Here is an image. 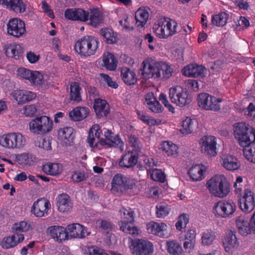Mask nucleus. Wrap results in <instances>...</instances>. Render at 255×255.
<instances>
[{
	"instance_id": "obj_1",
	"label": "nucleus",
	"mask_w": 255,
	"mask_h": 255,
	"mask_svg": "<svg viewBox=\"0 0 255 255\" xmlns=\"http://www.w3.org/2000/svg\"><path fill=\"white\" fill-rule=\"evenodd\" d=\"M99 42L97 37L86 35L77 41L74 48L81 56L88 57L94 55L99 46Z\"/></svg>"
},
{
	"instance_id": "obj_2",
	"label": "nucleus",
	"mask_w": 255,
	"mask_h": 255,
	"mask_svg": "<svg viewBox=\"0 0 255 255\" xmlns=\"http://www.w3.org/2000/svg\"><path fill=\"white\" fill-rule=\"evenodd\" d=\"M206 186L212 195L219 198L226 197L230 192V184L223 175L213 177L207 181Z\"/></svg>"
},
{
	"instance_id": "obj_3",
	"label": "nucleus",
	"mask_w": 255,
	"mask_h": 255,
	"mask_svg": "<svg viewBox=\"0 0 255 255\" xmlns=\"http://www.w3.org/2000/svg\"><path fill=\"white\" fill-rule=\"evenodd\" d=\"M129 248L133 255H152L154 248L150 241L137 238L129 239Z\"/></svg>"
},
{
	"instance_id": "obj_4",
	"label": "nucleus",
	"mask_w": 255,
	"mask_h": 255,
	"mask_svg": "<svg viewBox=\"0 0 255 255\" xmlns=\"http://www.w3.org/2000/svg\"><path fill=\"white\" fill-rule=\"evenodd\" d=\"M25 139L18 132L8 133L0 137V144L7 148H19L24 146Z\"/></svg>"
},
{
	"instance_id": "obj_5",
	"label": "nucleus",
	"mask_w": 255,
	"mask_h": 255,
	"mask_svg": "<svg viewBox=\"0 0 255 255\" xmlns=\"http://www.w3.org/2000/svg\"><path fill=\"white\" fill-rule=\"evenodd\" d=\"M53 122L47 116H41L29 123L30 130L36 134H45L52 128Z\"/></svg>"
},
{
	"instance_id": "obj_6",
	"label": "nucleus",
	"mask_w": 255,
	"mask_h": 255,
	"mask_svg": "<svg viewBox=\"0 0 255 255\" xmlns=\"http://www.w3.org/2000/svg\"><path fill=\"white\" fill-rule=\"evenodd\" d=\"M169 97L172 103L181 107L188 105L191 102V98L187 92L179 86L169 89Z\"/></svg>"
},
{
	"instance_id": "obj_7",
	"label": "nucleus",
	"mask_w": 255,
	"mask_h": 255,
	"mask_svg": "<svg viewBox=\"0 0 255 255\" xmlns=\"http://www.w3.org/2000/svg\"><path fill=\"white\" fill-rule=\"evenodd\" d=\"M253 128L244 123H239L235 124L234 129L235 137L238 140L242 146H246L251 143L250 135Z\"/></svg>"
},
{
	"instance_id": "obj_8",
	"label": "nucleus",
	"mask_w": 255,
	"mask_h": 255,
	"mask_svg": "<svg viewBox=\"0 0 255 255\" xmlns=\"http://www.w3.org/2000/svg\"><path fill=\"white\" fill-rule=\"evenodd\" d=\"M134 185L132 180L127 178L124 175L117 174L113 178L112 182V191L115 193L124 194L128 190L131 189Z\"/></svg>"
},
{
	"instance_id": "obj_9",
	"label": "nucleus",
	"mask_w": 255,
	"mask_h": 255,
	"mask_svg": "<svg viewBox=\"0 0 255 255\" xmlns=\"http://www.w3.org/2000/svg\"><path fill=\"white\" fill-rule=\"evenodd\" d=\"M197 100L199 107L205 110L218 111L220 109L221 98H217L207 93H201L198 95Z\"/></svg>"
},
{
	"instance_id": "obj_10",
	"label": "nucleus",
	"mask_w": 255,
	"mask_h": 255,
	"mask_svg": "<svg viewBox=\"0 0 255 255\" xmlns=\"http://www.w3.org/2000/svg\"><path fill=\"white\" fill-rule=\"evenodd\" d=\"M7 33L14 37H22L26 33L25 23L18 18H12L7 23Z\"/></svg>"
},
{
	"instance_id": "obj_11",
	"label": "nucleus",
	"mask_w": 255,
	"mask_h": 255,
	"mask_svg": "<svg viewBox=\"0 0 255 255\" xmlns=\"http://www.w3.org/2000/svg\"><path fill=\"white\" fill-rule=\"evenodd\" d=\"M241 209L245 213L252 212L255 207V194L250 189H245L238 200Z\"/></svg>"
},
{
	"instance_id": "obj_12",
	"label": "nucleus",
	"mask_w": 255,
	"mask_h": 255,
	"mask_svg": "<svg viewBox=\"0 0 255 255\" xmlns=\"http://www.w3.org/2000/svg\"><path fill=\"white\" fill-rule=\"evenodd\" d=\"M151 71L155 79L161 78L168 79L171 76L173 69L167 63L160 62L151 64Z\"/></svg>"
},
{
	"instance_id": "obj_13",
	"label": "nucleus",
	"mask_w": 255,
	"mask_h": 255,
	"mask_svg": "<svg viewBox=\"0 0 255 255\" xmlns=\"http://www.w3.org/2000/svg\"><path fill=\"white\" fill-rule=\"evenodd\" d=\"M201 151L210 156H214L217 154L216 138L213 136H205L200 141Z\"/></svg>"
},
{
	"instance_id": "obj_14",
	"label": "nucleus",
	"mask_w": 255,
	"mask_h": 255,
	"mask_svg": "<svg viewBox=\"0 0 255 255\" xmlns=\"http://www.w3.org/2000/svg\"><path fill=\"white\" fill-rule=\"evenodd\" d=\"M64 16L69 20L87 21L89 19V12L82 8H68L65 11Z\"/></svg>"
},
{
	"instance_id": "obj_15",
	"label": "nucleus",
	"mask_w": 255,
	"mask_h": 255,
	"mask_svg": "<svg viewBox=\"0 0 255 255\" xmlns=\"http://www.w3.org/2000/svg\"><path fill=\"white\" fill-rule=\"evenodd\" d=\"M0 3L16 13L25 12L27 7L26 4L22 0H0Z\"/></svg>"
},
{
	"instance_id": "obj_16",
	"label": "nucleus",
	"mask_w": 255,
	"mask_h": 255,
	"mask_svg": "<svg viewBox=\"0 0 255 255\" xmlns=\"http://www.w3.org/2000/svg\"><path fill=\"white\" fill-rule=\"evenodd\" d=\"M50 202L45 198L38 199L31 208V212L36 217H43L50 208Z\"/></svg>"
},
{
	"instance_id": "obj_17",
	"label": "nucleus",
	"mask_w": 255,
	"mask_h": 255,
	"mask_svg": "<svg viewBox=\"0 0 255 255\" xmlns=\"http://www.w3.org/2000/svg\"><path fill=\"white\" fill-rule=\"evenodd\" d=\"M114 133L110 130H107L105 133L106 139L101 138L100 144L102 146L108 145L109 146H114L122 147L123 142L120 139L118 135H113Z\"/></svg>"
},
{
	"instance_id": "obj_18",
	"label": "nucleus",
	"mask_w": 255,
	"mask_h": 255,
	"mask_svg": "<svg viewBox=\"0 0 255 255\" xmlns=\"http://www.w3.org/2000/svg\"><path fill=\"white\" fill-rule=\"evenodd\" d=\"M93 107L98 119L107 117L110 113V106L105 100L95 99Z\"/></svg>"
},
{
	"instance_id": "obj_19",
	"label": "nucleus",
	"mask_w": 255,
	"mask_h": 255,
	"mask_svg": "<svg viewBox=\"0 0 255 255\" xmlns=\"http://www.w3.org/2000/svg\"><path fill=\"white\" fill-rule=\"evenodd\" d=\"M138 156L137 152L128 151L125 154L119 162V165L127 168L133 167L137 163Z\"/></svg>"
},
{
	"instance_id": "obj_20",
	"label": "nucleus",
	"mask_w": 255,
	"mask_h": 255,
	"mask_svg": "<svg viewBox=\"0 0 255 255\" xmlns=\"http://www.w3.org/2000/svg\"><path fill=\"white\" fill-rule=\"evenodd\" d=\"M68 232L69 236L72 238H84L90 234L87 232L86 229L78 223H73L67 226Z\"/></svg>"
},
{
	"instance_id": "obj_21",
	"label": "nucleus",
	"mask_w": 255,
	"mask_h": 255,
	"mask_svg": "<svg viewBox=\"0 0 255 255\" xmlns=\"http://www.w3.org/2000/svg\"><path fill=\"white\" fill-rule=\"evenodd\" d=\"M58 210L61 212H68L72 207L73 204L70 197L67 194H61L57 198Z\"/></svg>"
},
{
	"instance_id": "obj_22",
	"label": "nucleus",
	"mask_w": 255,
	"mask_h": 255,
	"mask_svg": "<svg viewBox=\"0 0 255 255\" xmlns=\"http://www.w3.org/2000/svg\"><path fill=\"white\" fill-rule=\"evenodd\" d=\"M24 239L23 234L13 235L11 237H5L0 242V245L3 249H8L15 247L22 242Z\"/></svg>"
},
{
	"instance_id": "obj_23",
	"label": "nucleus",
	"mask_w": 255,
	"mask_h": 255,
	"mask_svg": "<svg viewBox=\"0 0 255 255\" xmlns=\"http://www.w3.org/2000/svg\"><path fill=\"white\" fill-rule=\"evenodd\" d=\"M205 68L201 65L190 64L182 69L183 75L191 77H203Z\"/></svg>"
},
{
	"instance_id": "obj_24",
	"label": "nucleus",
	"mask_w": 255,
	"mask_h": 255,
	"mask_svg": "<svg viewBox=\"0 0 255 255\" xmlns=\"http://www.w3.org/2000/svg\"><path fill=\"white\" fill-rule=\"evenodd\" d=\"M90 110L87 107H77L69 113L70 118L74 121H80L85 119L89 114Z\"/></svg>"
},
{
	"instance_id": "obj_25",
	"label": "nucleus",
	"mask_w": 255,
	"mask_h": 255,
	"mask_svg": "<svg viewBox=\"0 0 255 255\" xmlns=\"http://www.w3.org/2000/svg\"><path fill=\"white\" fill-rule=\"evenodd\" d=\"M100 33L104 41L108 44H115L118 41V34L112 29L103 28L100 30Z\"/></svg>"
},
{
	"instance_id": "obj_26",
	"label": "nucleus",
	"mask_w": 255,
	"mask_h": 255,
	"mask_svg": "<svg viewBox=\"0 0 255 255\" xmlns=\"http://www.w3.org/2000/svg\"><path fill=\"white\" fill-rule=\"evenodd\" d=\"M23 52V48L19 44H8L5 47L6 56L15 59L21 57Z\"/></svg>"
},
{
	"instance_id": "obj_27",
	"label": "nucleus",
	"mask_w": 255,
	"mask_h": 255,
	"mask_svg": "<svg viewBox=\"0 0 255 255\" xmlns=\"http://www.w3.org/2000/svg\"><path fill=\"white\" fill-rule=\"evenodd\" d=\"M73 132L74 129L71 127H65L60 129L58 133V138L66 144L70 145L74 138Z\"/></svg>"
},
{
	"instance_id": "obj_28",
	"label": "nucleus",
	"mask_w": 255,
	"mask_h": 255,
	"mask_svg": "<svg viewBox=\"0 0 255 255\" xmlns=\"http://www.w3.org/2000/svg\"><path fill=\"white\" fill-rule=\"evenodd\" d=\"M223 166L228 170H235L239 168L240 163L237 158L231 155L222 158Z\"/></svg>"
},
{
	"instance_id": "obj_29",
	"label": "nucleus",
	"mask_w": 255,
	"mask_h": 255,
	"mask_svg": "<svg viewBox=\"0 0 255 255\" xmlns=\"http://www.w3.org/2000/svg\"><path fill=\"white\" fill-rule=\"evenodd\" d=\"M236 224L239 232L243 236L251 234L249 223L244 217L239 216L236 218Z\"/></svg>"
},
{
	"instance_id": "obj_30",
	"label": "nucleus",
	"mask_w": 255,
	"mask_h": 255,
	"mask_svg": "<svg viewBox=\"0 0 255 255\" xmlns=\"http://www.w3.org/2000/svg\"><path fill=\"white\" fill-rule=\"evenodd\" d=\"M103 66L107 69L114 71L117 67L118 61L112 53H104L103 57Z\"/></svg>"
},
{
	"instance_id": "obj_31",
	"label": "nucleus",
	"mask_w": 255,
	"mask_h": 255,
	"mask_svg": "<svg viewBox=\"0 0 255 255\" xmlns=\"http://www.w3.org/2000/svg\"><path fill=\"white\" fill-rule=\"evenodd\" d=\"M15 99L18 104H24L30 102L36 97V94L28 91L19 90L15 93Z\"/></svg>"
},
{
	"instance_id": "obj_32",
	"label": "nucleus",
	"mask_w": 255,
	"mask_h": 255,
	"mask_svg": "<svg viewBox=\"0 0 255 255\" xmlns=\"http://www.w3.org/2000/svg\"><path fill=\"white\" fill-rule=\"evenodd\" d=\"M121 77L124 82L128 85H134L137 82L135 74L128 67H123L121 69Z\"/></svg>"
},
{
	"instance_id": "obj_33",
	"label": "nucleus",
	"mask_w": 255,
	"mask_h": 255,
	"mask_svg": "<svg viewBox=\"0 0 255 255\" xmlns=\"http://www.w3.org/2000/svg\"><path fill=\"white\" fill-rule=\"evenodd\" d=\"M166 228V225L163 223L153 222L151 225L152 234L161 238H166L167 236Z\"/></svg>"
},
{
	"instance_id": "obj_34",
	"label": "nucleus",
	"mask_w": 255,
	"mask_h": 255,
	"mask_svg": "<svg viewBox=\"0 0 255 255\" xmlns=\"http://www.w3.org/2000/svg\"><path fill=\"white\" fill-rule=\"evenodd\" d=\"M88 20H90L89 24L97 26L103 22V17L98 8H92L90 9Z\"/></svg>"
},
{
	"instance_id": "obj_35",
	"label": "nucleus",
	"mask_w": 255,
	"mask_h": 255,
	"mask_svg": "<svg viewBox=\"0 0 255 255\" xmlns=\"http://www.w3.org/2000/svg\"><path fill=\"white\" fill-rule=\"evenodd\" d=\"M204 170L202 167L199 164L193 165L188 170L190 178L193 181H199L203 178Z\"/></svg>"
},
{
	"instance_id": "obj_36",
	"label": "nucleus",
	"mask_w": 255,
	"mask_h": 255,
	"mask_svg": "<svg viewBox=\"0 0 255 255\" xmlns=\"http://www.w3.org/2000/svg\"><path fill=\"white\" fill-rule=\"evenodd\" d=\"M167 250L170 255H183V250L181 245L176 241L166 242Z\"/></svg>"
},
{
	"instance_id": "obj_37",
	"label": "nucleus",
	"mask_w": 255,
	"mask_h": 255,
	"mask_svg": "<svg viewBox=\"0 0 255 255\" xmlns=\"http://www.w3.org/2000/svg\"><path fill=\"white\" fill-rule=\"evenodd\" d=\"M148 16V12L147 10L139 8L135 13V19L137 26L143 27L147 21Z\"/></svg>"
},
{
	"instance_id": "obj_38",
	"label": "nucleus",
	"mask_w": 255,
	"mask_h": 255,
	"mask_svg": "<svg viewBox=\"0 0 255 255\" xmlns=\"http://www.w3.org/2000/svg\"><path fill=\"white\" fill-rule=\"evenodd\" d=\"M42 170L47 174L56 175L62 172V168L58 163H47L43 166Z\"/></svg>"
},
{
	"instance_id": "obj_39",
	"label": "nucleus",
	"mask_w": 255,
	"mask_h": 255,
	"mask_svg": "<svg viewBox=\"0 0 255 255\" xmlns=\"http://www.w3.org/2000/svg\"><path fill=\"white\" fill-rule=\"evenodd\" d=\"M133 224H130L129 221H120L119 225L122 231L127 234L131 235H138L139 230L137 227L132 226Z\"/></svg>"
},
{
	"instance_id": "obj_40",
	"label": "nucleus",
	"mask_w": 255,
	"mask_h": 255,
	"mask_svg": "<svg viewBox=\"0 0 255 255\" xmlns=\"http://www.w3.org/2000/svg\"><path fill=\"white\" fill-rule=\"evenodd\" d=\"M234 230H231L228 232L226 237L223 241L224 246L227 245L231 247L236 248L239 245V242Z\"/></svg>"
},
{
	"instance_id": "obj_41",
	"label": "nucleus",
	"mask_w": 255,
	"mask_h": 255,
	"mask_svg": "<svg viewBox=\"0 0 255 255\" xmlns=\"http://www.w3.org/2000/svg\"><path fill=\"white\" fill-rule=\"evenodd\" d=\"M160 149L168 155L176 156L177 155L178 147L169 141H164L160 144Z\"/></svg>"
},
{
	"instance_id": "obj_42",
	"label": "nucleus",
	"mask_w": 255,
	"mask_h": 255,
	"mask_svg": "<svg viewBox=\"0 0 255 255\" xmlns=\"http://www.w3.org/2000/svg\"><path fill=\"white\" fill-rule=\"evenodd\" d=\"M80 90L81 88L78 83L74 82L71 84L70 99L71 101L78 102L82 100Z\"/></svg>"
},
{
	"instance_id": "obj_43",
	"label": "nucleus",
	"mask_w": 255,
	"mask_h": 255,
	"mask_svg": "<svg viewBox=\"0 0 255 255\" xmlns=\"http://www.w3.org/2000/svg\"><path fill=\"white\" fill-rule=\"evenodd\" d=\"M228 19V14L225 12H222L212 16V23L215 26H223L226 24Z\"/></svg>"
},
{
	"instance_id": "obj_44",
	"label": "nucleus",
	"mask_w": 255,
	"mask_h": 255,
	"mask_svg": "<svg viewBox=\"0 0 255 255\" xmlns=\"http://www.w3.org/2000/svg\"><path fill=\"white\" fill-rule=\"evenodd\" d=\"M195 126V122L191 118L186 117L182 121V128L180 131L183 134H190L193 131Z\"/></svg>"
},
{
	"instance_id": "obj_45",
	"label": "nucleus",
	"mask_w": 255,
	"mask_h": 255,
	"mask_svg": "<svg viewBox=\"0 0 255 255\" xmlns=\"http://www.w3.org/2000/svg\"><path fill=\"white\" fill-rule=\"evenodd\" d=\"M244 155L248 160L255 163V142H251L244 146Z\"/></svg>"
},
{
	"instance_id": "obj_46",
	"label": "nucleus",
	"mask_w": 255,
	"mask_h": 255,
	"mask_svg": "<svg viewBox=\"0 0 255 255\" xmlns=\"http://www.w3.org/2000/svg\"><path fill=\"white\" fill-rule=\"evenodd\" d=\"M140 73L142 75V78L145 80L153 78V73H152L151 71V64L144 61L141 64Z\"/></svg>"
},
{
	"instance_id": "obj_47",
	"label": "nucleus",
	"mask_w": 255,
	"mask_h": 255,
	"mask_svg": "<svg viewBox=\"0 0 255 255\" xmlns=\"http://www.w3.org/2000/svg\"><path fill=\"white\" fill-rule=\"evenodd\" d=\"M30 228V225L28 223L22 221L18 223H15L13 225L11 230L12 232L16 235L19 234L20 232L28 231Z\"/></svg>"
},
{
	"instance_id": "obj_48",
	"label": "nucleus",
	"mask_w": 255,
	"mask_h": 255,
	"mask_svg": "<svg viewBox=\"0 0 255 255\" xmlns=\"http://www.w3.org/2000/svg\"><path fill=\"white\" fill-rule=\"evenodd\" d=\"M214 212L216 215L222 218L228 217V213H226L223 201L215 203L214 206Z\"/></svg>"
},
{
	"instance_id": "obj_49",
	"label": "nucleus",
	"mask_w": 255,
	"mask_h": 255,
	"mask_svg": "<svg viewBox=\"0 0 255 255\" xmlns=\"http://www.w3.org/2000/svg\"><path fill=\"white\" fill-rule=\"evenodd\" d=\"M214 232L212 230H207L205 232L202 237V244L206 246L211 245L215 239Z\"/></svg>"
},
{
	"instance_id": "obj_50",
	"label": "nucleus",
	"mask_w": 255,
	"mask_h": 255,
	"mask_svg": "<svg viewBox=\"0 0 255 255\" xmlns=\"http://www.w3.org/2000/svg\"><path fill=\"white\" fill-rule=\"evenodd\" d=\"M151 178L156 181L163 183L165 181V174L161 170L154 169L150 172Z\"/></svg>"
},
{
	"instance_id": "obj_51",
	"label": "nucleus",
	"mask_w": 255,
	"mask_h": 255,
	"mask_svg": "<svg viewBox=\"0 0 255 255\" xmlns=\"http://www.w3.org/2000/svg\"><path fill=\"white\" fill-rule=\"evenodd\" d=\"M120 212L121 213V215L122 216V218L129 221V222L130 223V224L133 223L134 221L133 216L134 212L131 210L130 209L128 210L125 208H122L120 210Z\"/></svg>"
},
{
	"instance_id": "obj_52",
	"label": "nucleus",
	"mask_w": 255,
	"mask_h": 255,
	"mask_svg": "<svg viewBox=\"0 0 255 255\" xmlns=\"http://www.w3.org/2000/svg\"><path fill=\"white\" fill-rule=\"evenodd\" d=\"M189 222L188 216L187 214H183L179 216L178 221L175 224L177 230L181 231L183 228H185Z\"/></svg>"
},
{
	"instance_id": "obj_53",
	"label": "nucleus",
	"mask_w": 255,
	"mask_h": 255,
	"mask_svg": "<svg viewBox=\"0 0 255 255\" xmlns=\"http://www.w3.org/2000/svg\"><path fill=\"white\" fill-rule=\"evenodd\" d=\"M169 213L168 207L162 204L156 206V216L158 218H164Z\"/></svg>"
},
{
	"instance_id": "obj_54",
	"label": "nucleus",
	"mask_w": 255,
	"mask_h": 255,
	"mask_svg": "<svg viewBox=\"0 0 255 255\" xmlns=\"http://www.w3.org/2000/svg\"><path fill=\"white\" fill-rule=\"evenodd\" d=\"M223 202L226 213H228V216L233 214L236 209L235 203L232 200L228 201L224 200Z\"/></svg>"
},
{
	"instance_id": "obj_55",
	"label": "nucleus",
	"mask_w": 255,
	"mask_h": 255,
	"mask_svg": "<svg viewBox=\"0 0 255 255\" xmlns=\"http://www.w3.org/2000/svg\"><path fill=\"white\" fill-rule=\"evenodd\" d=\"M88 178L87 173L80 171H75L72 176L73 180L77 183L86 180Z\"/></svg>"
},
{
	"instance_id": "obj_56",
	"label": "nucleus",
	"mask_w": 255,
	"mask_h": 255,
	"mask_svg": "<svg viewBox=\"0 0 255 255\" xmlns=\"http://www.w3.org/2000/svg\"><path fill=\"white\" fill-rule=\"evenodd\" d=\"M35 146L47 150H51L52 148L50 140L46 138H41L39 140L35 141Z\"/></svg>"
},
{
	"instance_id": "obj_57",
	"label": "nucleus",
	"mask_w": 255,
	"mask_h": 255,
	"mask_svg": "<svg viewBox=\"0 0 255 255\" xmlns=\"http://www.w3.org/2000/svg\"><path fill=\"white\" fill-rule=\"evenodd\" d=\"M43 81V76L41 73L38 71H33L30 82L35 85L42 84Z\"/></svg>"
},
{
	"instance_id": "obj_58",
	"label": "nucleus",
	"mask_w": 255,
	"mask_h": 255,
	"mask_svg": "<svg viewBox=\"0 0 255 255\" xmlns=\"http://www.w3.org/2000/svg\"><path fill=\"white\" fill-rule=\"evenodd\" d=\"M60 228H61V226H50L47 229V233H49L52 238H53L57 241L58 237V234L60 232Z\"/></svg>"
},
{
	"instance_id": "obj_59",
	"label": "nucleus",
	"mask_w": 255,
	"mask_h": 255,
	"mask_svg": "<svg viewBox=\"0 0 255 255\" xmlns=\"http://www.w3.org/2000/svg\"><path fill=\"white\" fill-rule=\"evenodd\" d=\"M16 161L19 164L26 165L29 163V158L27 153H22L16 156Z\"/></svg>"
},
{
	"instance_id": "obj_60",
	"label": "nucleus",
	"mask_w": 255,
	"mask_h": 255,
	"mask_svg": "<svg viewBox=\"0 0 255 255\" xmlns=\"http://www.w3.org/2000/svg\"><path fill=\"white\" fill-rule=\"evenodd\" d=\"M136 114L138 118L142 121L144 123L148 125H153L155 123V121L153 119H150L149 117L146 116L142 112L139 110L136 111Z\"/></svg>"
},
{
	"instance_id": "obj_61",
	"label": "nucleus",
	"mask_w": 255,
	"mask_h": 255,
	"mask_svg": "<svg viewBox=\"0 0 255 255\" xmlns=\"http://www.w3.org/2000/svg\"><path fill=\"white\" fill-rule=\"evenodd\" d=\"M23 109L25 116L29 117L34 116L37 111L36 107L34 105L25 106Z\"/></svg>"
},
{
	"instance_id": "obj_62",
	"label": "nucleus",
	"mask_w": 255,
	"mask_h": 255,
	"mask_svg": "<svg viewBox=\"0 0 255 255\" xmlns=\"http://www.w3.org/2000/svg\"><path fill=\"white\" fill-rule=\"evenodd\" d=\"M18 75L24 79H27L30 81L33 71L25 69L24 68H20L18 70Z\"/></svg>"
},
{
	"instance_id": "obj_63",
	"label": "nucleus",
	"mask_w": 255,
	"mask_h": 255,
	"mask_svg": "<svg viewBox=\"0 0 255 255\" xmlns=\"http://www.w3.org/2000/svg\"><path fill=\"white\" fill-rule=\"evenodd\" d=\"M148 109L152 112L159 113L162 111V107L157 100L148 105Z\"/></svg>"
},
{
	"instance_id": "obj_64",
	"label": "nucleus",
	"mask_w": 255,
	"mask_h": 255,
	"mask_svg": "<svg viewBox=\"0 0 255 255\" xmlns=\"http://www.w3.org/2000/svg\"><path fill=\"white\" fill-rule=\"evenodd\" d=\"M88 255H108V254L103 252V251L98 249L91 247L88 248V252L87 253Z\"/></svg>"
}]
</instances>
